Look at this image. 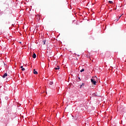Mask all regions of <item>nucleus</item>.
<instances>
[{"label": "nucleus", "instance_id": "4", "mask_svg": "<svg viewBox=\"0 0 126 126\" xmlns=\"http://www.w3.org/2000/svg\"><path fill=\"white\" fill-rule=\"evenodd\" d=\"M36 54L33 53V55H32V58H33V59H36Z\"/></svg>", "mask_w": 126, "mask_h": 126}, {"label": "nucleus", "instance_id": "6", "mask_svg": "<svg viewBox=\"0 0 126 126\" xmlns=\"http://www.w3.org/2000/svg\"><path fill=\"white\" fill-rule=\"evenodd\" d=\"M46 41H47V40H45V39L43 40L42 42H43V45H45V44H46Z\"/></svg>", "mask_w": 126, "mask_h": 126}, {"label": "nucleus", "instance_id": "3", "mask_svg": "<svg viewBox=\"0 0 126 126\" xmlns=\"http://www.w3.org/2000/svg\"><path fill=\"white\" fill-rule=\"evenodd\" d=\"M33 74H38V72L35 69H33Z\"/></svg>", "mask_w": 126, "mask_h": 126}, {"label": "nucleus", "instance_id": "8", "mask_svg": "<svg viewBox=\"0 0 126 126\" xmlns=\"http://www.w3.org/2000/svg\"><path fill=\"white\" fill-rule=\"evenodd\" d=\"M53 84H54V82H49V85H53Z\"/></svg>", "mask_w": 126, "mask_h": 126}, {"label": "nucleus", "instance_id": "17", "mask_svg": "<svg viewBox=\"0 0 126 126\" xmlns=\"http://www.w3.org/2000/svg\"><path fill=\"white\" fill-rule=\"evenodd\" d=\"M119 18H121V16H120Z\"/></svg>", "mask_w": 126, "mask_h": 126}, {"label": "nucleus", "instance_id": "5", "mask_svg": "<svg viewBox=\"0 0 126 126\" xmlns=\"http://www.w3.org/2000/svg\"><path fill=\"white\" fill-rule=\"evenodd\" d=\"M54 69H55L56 70H58V69H60V66H57V67H55Z\"/></svg>", "mask_w": 126, "mask_h": 126}, {"label": "nucleus", "instance_id": "13", "mask_svg": "<svg viewBox=\"0 0 126 126\" xmlns=\"http://www.w3.org/2000/svg\"><path fill=\"white\" fill-rule=\"evenodd\" d=\"M5 100H8V97L6 96V97H5Z\"/></svg>", "mask_w": 126, "mask_h": 126}, {"label": "nucleus", "instance_id": "16", "mask_svg": "<svg viewBox=\"0 0 126 126\" xmlns=\"http://www.w3.org/2000/svg\"><path fill=\"white\" fill-rule=\"evenodd\" d=\"M77 56H78V57H79L80 55H78Z\"/></svg>", "mask_w": 126, "mask_h": 126}, {"label": "nucleus", "instance_id": "15", "mask_svg": "<svg viewBox=\"0 0 126 126\" xmlns=\"http://www.w3.org/2000/svg\"><path fill=\"white\" fill-rule=\"evenodd\" d=\"M78 79H79V80H81L80 79V77H79V78H78Z\"/></svg>", "mask_w": 126, "mask_h": 126}, {"label": "nucleus", "instance_id": "14", "mask_svg": "<svg viewBox=\"0 0 126 126\" xmlns=\"http://www.w3.org/2000/svg\"><path fill=\"white\" fill-rule=\"evenodd\" d=\"M21 68H23V66H21Z\"/></svg>", "mask_w": 126, "mask_h": 126}, {"label": "nucleus", "instance_id": "2", "mask_svg": "<svg viewBox=\"0 0 126 126\" xmlns=\"http://www.w3.org/2000/svg\"><path fill=\"white\" fill-rule=\"evenodd\" d=\"M7 76V73H5L3 76H2V78H5V77Z\"/></svg>", "mask_w": 126, "mask_h": 126}, {"label": "nucleus", "instance_id": "12", "mask_svg": "<svg viewBox=\"0 0 126 126\" xmlns=\"http://www.w3.org/2000/svg\"><path fill=\"white\" fill-rule=\"evenodd\" d=\"M22 71H24V70H25V68H22Z\"/></svg>", "mask_w": 126, "mask_h": 126}, {"label": "nucleus", "instance_id": "11", "mask_svg": "<svg viewBox=\"0 0 126 126\" xmlns=\"http://www.w3.org/2000/svg\"><path fill=\"white\" fill-rule=\"evenodd\" d=\"M109 3H110L111 4H112V3H113V1H108Z\"/></svg>", "mask_w": 126, "mask_h": 126}, {"label": "nucleus", "instance_id": "1", "mask_svg": "<svg viewBox=\"0 0 126 126\" xmlns=\"http://www.w3.org/2000/svg\"><path fill=\"white\" fill-rule=\"evenodd\" d=\"M91 81L94 85H96V81L94 79H91Z\"/></svg>", "mask_w": 126, "mask_h": 126}, {"label": "nucleus", "instance_id": "10", "mask_svg": "<svg viewBox=\"0 0 126 126\" xmlns=\"http://www.w3.org/2000/svg\"><path fill=\"white\" fill-rule=\"evenodd\" d=\"M3 13V11H1L0 12V15L1 16L2 15V14Z\"/></svg>", "mask_w": 126, "mask_h": 126}, {"label": "nucleus", "instance_id": "7", "mask_svg": "<svg viewBox=\"0 0 126 126\" xmlns=\"http://www.w3.org/2000/svg\"><path fill=\"white\" fill-rule=\"evenodd\" d=\"M82 87H84V83H83L80 86V88H82Z\"/></svg>", "mask_w": 126, "mask_h": 126}, {"label": "nucleus", "instance_id": "9", "mask_svg": "<svg viewBox=\"0 0 126 126\" xmlns=\"http://www.w3.org/2000/svg\"><path fill=\"white\" fill-rule=\"evenodd\" d=\"M83 71H84V68H82V69L80 70V72H83Z\"/></svg>", "mask_w": 126, "mask_h": 126}]
</instances>
